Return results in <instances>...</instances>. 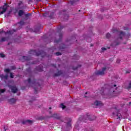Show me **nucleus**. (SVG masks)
Listing matches in <instances>:
<instances>
[{
  "instance_id": "f257e3e1",
  "label": "nucleus",
  "mask_w": 131,
  "mask_h": 131,
  "mask_svg": "<svg viewBox=\"0 0 131 131\" xmlns=\"http://www.w3.org/2000/svg\"><path fill=\"white\" fill-rule=\"evenodd\" d=\"M96 119V118H92V116L89 115H85L83 116H81L79 118L78 120L77 121L76 124L75 125V127L77 128L78 126H79V124L81 123V122H86V120H89L90 121H93Z\"/></svg>"
},
{
  "instance_id": "f03ea898",
  "label": "nucleus",
  "mask_w": 131,
  "mask_h": 131,
  "mask_svg": "<svg viewBox=\"0 0 131 131\" xmlns=\"http://www.w3.org/2000/svg\"><path fill=\"white\" fill-rule=\"evenodd\" d=\"M26 81H28L29 83V88H30L31 86L33 88L35 91V93L37 94V88H35V86H40V84L37 82V80L33 79V80L31 81V79L29 78L28 80H26L25 82H26Z\"/></svg>"
},
{
  "instance_id": "7ed1b4c3",
  "label": "nucleus",
  "mask_w": 131,
  "mask_h": 131,
  "mask_svg": "<svg viewBox=\"0 0 131 131\" xmlns=\"http://www.w3.org/2000/svg\"><path fill=\"white\" fill-rule=\"evenodd\" d=\"M29 55H34L35 56H41L42 58L46 57L47 53L45 51L41 50L40 51H36V50H31L29 51Z\"/></svg>"
},
{
  "instance_id": "20e7f679",
  "label": "nucleus",
  "mask_w": 131,
  "mask_h": 131,
  "mask_svg": "<svg viewBox=\"0 0 131 131\" xmlns=\"http://www.w3.org/2000/svg\"><path fill=\"white\" fill-rule=\"evenodd\" d=\"M64 28V27L61 26L60 28H58V32L59 33L58 36H59V39H55L54 40V43H59V42H61L62 41V38H63V33L61 32V31L62 29Z\"/></svg>"
},
{
  "instance_id": "39448f33",
  "label": "nucleus",
  "mask_w": 131,
  "mask_h": 131,
  "mask_svg": "<svg viewBox=\"0 0 131 131\" xmlns=\"http://www.w3.org/2000/svg\"><path fill=\"white\" fill-rule=\"evenodd\" d=\"M116 86V84L111 85V87L110 89V94H114V93H115V94H119V93H120V91H118V90H118V88Z\"/></svg>"
},
{
  "instance_id": "423d86ee",
  "label": "nucleus",
  "mask_w": 131,
  "mask_h": 131,
  "mask_svg": "<svg viewBox=\"0 0 131 131\" xmlns=\"http://www.w3.org/2000/svg\"><path fill=\"white\" fill-rule=\"evenodd\" d=\"M106 68H102V71H97L96 72H95V75H104L105 74V71H106Z\"/></svg>"
},
{
  "instance_id": "0eeeda50",
  "label": "nucleus",
  "mask_w": 131,
  "mask_h": 131,
  "mask_svg": "<svg viewBox=\"0 0 131 131\" xmlns=\"http://www.w3.org/2000/svg\"><path fill=\"white\" fill-rule=\"evenodd\" d=\"M8 10V7L6 6H3L0 7V15H3L4 13H6Z\"/></svg>"
},
{
  "instance_id": "6e6552de",
  "label": "nucleus",
  "mask_w": 131,
  "mask_h": 131,
  "mask_svg": "<svg viewBox=\"0 0 131 131\" xmlns=\"http://www.w3.org/2000/svg\"><path fill=\"white\" fill-rule=\"evenodd\" d=\"M16 31H17V30L15 29L7 31H6V32H5V34H10V35L14 34V33H15Z\"/></svg>"
},
{
  "instance_id": "1a4fd4ad",
  "label": "nucleus",
  "mask_w": 131,
  "mask_h": 131,
  "mask_svg": "<svg viewBox=\"0 0 131 131\" xmlns=\"http://www.w3.org/2000/svg\"><path fill=\"white\" fill-rule=\"evenodd\" d=\"M10 39V37L9 36L7 37H3L0 39V42H4L5 41H8Z\"/></svg>"
},
{
  "instance_id": "9d476101",
  "label": "nucleus",
  "mask_w": 131,
  "mask_h": 131,
  "mask_svg": "<svg viewBox=\"0 0 131 131\" xmlns=\"http://www.w3.org/2000/svg\"><path fill=\"white\" fill-rule=\"evenodd\" d=\"M43 67L41 64H40L38 67H37L35 68V70H37V71H39V72L43 71Z\"/></svg>"
},
{
  "instance_id": "9b49d317",
  "label": "nucleus",
  "mask_w": 131,
  "mask_h": 131,
  "mask_svg": "<svg viewBox=\"0 0 131 131\" xmlns=\"http://www.w3.org/2000/svg\"><path fill=\"white\" fill-rule=\"evenodd\" d=\"M120 34H119V38L120 39H122L123 36H125V32L120 31Z\"/></svg>"
},
{
  "instance_id": "f8f14e48",
  "label": "nucleus",
  "mask_w": 131,
  "mask_h": 131,
  "mask_svg": "<svg viewBox=\"0 0 131 131\" xmlns=\"http://www.w3.org/2000/svg\"><path fill=\"white\" fill-rule=\"evenodd\" d=\"M51 117H52L53 118H55L56 119L58 120L61 119V117L59 116L58 114H54L51 116Z\"/></svg>"
},
{
  "instance_id": "ddd939ff",
  "label": "nucleus",
  "mask_w": 131,
  "mask_h": 131,
  "mask_svg": "<svg viewBox=\"0 0 131 131\" xmlns=\"http://www.w3.org/2000/svg\"><path fill=\"white\" fill-rule=\"evenodd\" d=\"M23 61H29L30 60H31V57H30V56H23Z\"/></svg>"
},
{
  "instance_id": "4468645a",
  "label": "nucleus",
  "mask_w": 131,
  "mask_h": 131,
  "mask_svg": "<svg viewBox=\"0 0 131 131\" xmlns=\"http://www.w3.org/2000/svg\"><path fill=\"white\" fill-rule=\"evenodd\" d=\"M61 74H63L62 71H58L57 73L54 74L53 76L54 77H56L57 76H60V75H61Z\"/></svg>"
},
{
  "instance_id": "2eb2a0df",
  "label": "nucleus",
  "mask_w": 131,
  "mask_h": 131,
  "mask_svg": "<svg viewBox=\"0 0 131 131\" xmlns=\"http://www.w3.org/2000/svg\"><path fill=\"white\" fill-rule=\"evenodd\" d=\"M11 92L13 93V94H16L17 92H18V89L16 88L15 86H12L11 87Z\"/></svg>"
},
{
  "instance_id": "dca6fc26",
  "label": "nucleus",
  "mask_w": 131,
  "mask_h": 131,
  "mask_svg": "<svg viewBox=\"0 0 131 131\" xmlns=\"http://www.w3.org/2000/svg\"><path fill=\"white\" fill-rule=\"evenodd\" d=\"M94 105H96V106H103V103L101 101H98V100H96L94 102Z\"/></svg>"
},
{
  "instance_id": "f3484780",
  "label": "nucleus",
  "mask_w": 131,
  "mask_h": 131,
  "mask_svg": "<svg viewBox=\"0 0 131 131\" xmlns=\"http://www.w3.org/2000/svg\"><path fill=\"white\" fill-rule=\"evenodd\" d=\"M16 101L17 100L15 98H11L9 100V102H10V104H15V103H16Z\"/></svg>"
},
{
  "instance_id": "a211bd4d",
  "label": "nucleus",
  "mask_w": 131,
  "mask_h": 131,
  "mask_svg": "<svg viewBox=\"0 0 131 131\" xmlns=\"http://www.w3.org/2000/svg\"><path fill=\"white\" fill-rule=\"evenodd\" d=\"M0 77L2 79H8L9 76L8 75H1L0 76Z\"/></svg>"
},
{
  "instance_id": "6ab92c4d",
  "label": "nucleus",
  "mask_w": 131,
  "mask_h": 131,
  "mask_svg": "<svg viewBox=\"0 0 131 131\" xmlns=\"http://www.w3.org/2000/svg\"><path fill=\"white\" fill-rule=\"evenodd\" d=\"M24 14V11L22 10H20L18 11V16L19 17H22V16H23V15Z\"/></svg>"
},
{
  "instance_id": "aec40b11",
  "label": "nucleus",
  "mask_w": 131,
  "mask_h": 131,
  "mask_svg": "<svg viewBox=\"0 0 131 131\" xmlns=\"http://www.w3.org/2000/svg\"><path fill=\"white\" fill-rule=\"evenodd\" d=\"M126 90H129L131 89V81L129 83L128 86L125 87Z\"/></svg>"
},
{
  "instance_id": "412c9836",
  "label": "nucleus",
  "mask_w": 131,
  "mask_h": 131,
  "mask_svg": "<svg viewBox=\"0 0 131 131\" xmlns=\"http://www.w3.org/2000/svg\"><path fill=\"white\" fill-rule=\"evenodd\" d=\"M66 120L68 121L67 123H71V121H72V119L70 118H66Z\"/></svg>"
},
{
  "instance_id": "4be33fe9",
  "label": "nucleus",
  "mask_w": 131,
  "mask_h": 131,
  "mask_svg": "<svg viewBox=\"0 0 131 131\" xmlns=\"http://www.w3.org/2000/svg\"><path fill=\"white\" fill-rule=\"evenodd\" d=\"M117 119H120V118H122V116H121V114L120 113H118L117 114Z\"/></svg>"
},
{
  "instance_id": "5701e85b",
  "label": "nucleus",
  "mask_w": 131,
  "mask_h": 131,
  "mask_svg": "<svg viewBox=\"0 0 131 131\" xmlns=\"http://www.w3.org/2000/svg\"><path fill=\"white\" fill-rule=\"evenodd\" d=\"M60 108H61V109H62V110H64V109H65V108H66V106H65L64 105V104L63 103H61L60 104Z\"/></svg>"
},
{
  "instance_id": "b1692460",
  "label": "nucleus",
  "mask_w": 131,
  "mask_h": 131,
  "mask_svg": "<svg viewBox=\"0 0 131 131\" xmlns=\"http://www.w3.org/2000/svg\"><path fill=\"white\" fill-rule=\"evenodd\" d=\"M106 38H107L108 39H109V38H110V37H111V34L107 33L106 35Z\"/></svg>"
},
{
  "instance_id": "393cba45",
  "label": "nucleus",
  "mask_w": 131,
  "mask_h": 131,
  "mask_svg": "<svg viewBox=\"0 0 131 131\" xmlns=\"http://www.w3.org/2000/svg\"><path fill=\"white\" fill-rule=\"evenodd\" d=\"M19 24H20V25H24V24H25V22H24V19L21 20Z\"/></svg>"
},
{
  "instance_id": "a878e982",
  "label": "nucleus",
  "mask_w": 131,
  "mask_h": 131,
  "mask_svg": "<svg viewBox=\"0 0 131 131\" xmlns=\"http://www.w3.org/2000/svg\"><path fill=\"white\" fill-rule=\"evenodd\" d=\"M75 58H76V60H78V59H79V56L77 55H75L73 56V59H75Z\"/></svg>"
},
{
  "instance_id": "bb28decb",
  "label": "nucleus",
  "mask_w": 131,
  "mask_h": 131,
  "mask_svg": "<svg viewBox=\"0 0 131 131\" xmlns=\"http://www.w3.org/2000/svg\"><path fill=\"white\" fill-rule=\"evenodd\" d=\"M6 92V89H0V95Z\"/></svg>"
},
{
  "instance_id": "cd10ccee",
  "label": "nucleus",
  "mask_w": 131,
  "mask_h": 131,
  "mask_svg": "<svg viewBox=\"0 0 131 131\" xmlns=\"http://www.w3.org/2000/svg\"><path fill=\"white\" fill-rule=\"evenodd\" d=\"M78 0H71L70 3L71 5H73L74 4V2H77Z\"/></svg>"
},
{
  "instance_id": "c85d7f7f",
  "label": "nucleus",
  "mask_w": 131,
  "mask_h": 131,
  "mask_svg": "<svg viewBox=\"0 0 131 131\" xmlns=\"http://www.w3.org/2000/svg\"><path fill=\"white\" fill-rule=\"evenodd\" d=\"M115 42L116 43V44L115 45V46H119V45H120V41H118L116 40L115 41Z\"/></svg>"
},
{
  "instance_id": "c756f323",
  "label": "nucleus",
  "mask_w": 131,
  "mask_h": 131,
  "mask_svg": "<svg viewBox=\"0 0 131 131\" xmlns=\"http://www.w3.org/2000/svg\"><path fill=\"white\" fill-rule=\"evenodd\" d=\"M62 47H60L59 48V49H60V50H62V49H65V48H66V46H65V45L62 44Z\"/></svg>"
},
{
  "instance_id": "7c9ffc66",
  "label": "nucleus",
  "mask_w": 131,
  "mask_h": 131,
  "mask_svg": "<svg viewBox=\"0 0 131 131\" xmlns=\"http://www.w3.org/2000/svg\"><path fill=\"white\" fill-rule=\"evenodd\" d=\"M25 17L26 18H29V16H31V14L30 13H28L27 14H25Z\"/></svg>"
},
{
  "instance_id": "2f4dec72",
  "label": "nucleus",
  "mask_w": 131,
  "mask_h": 131,
  "mask_svg": "<svg viewBox=\"0 0 131 131\" xmlns=\"http://www.w3.org/2000/svg\"><path fill=\"white\" fill-rule=\"evenodd\" d=\"M81 66V65H79V66H78V67H77L76 68L73 67V70H76V69H77L78 68H80Z\"/></svg>"
},
{
  "instance_id": "473e14b6",
  "label": "nucleus",
  "mask_w": 131,
  "mask_h": 131,
  "mask_svg": "<svg viewBox=\"0 0 131 131\" xmlns=\"http://www.w3.org/2000/svg\"><path fill=\"white\" fill-rule=\"evenodd\" d=\"M32 122V120H27V123H29L30 124H31Z\"/></svg>"
},
{
  "instance_id": "72a5a7b5",
  "label": "nucleus",
  "mask_w": 131,
  "mask_h": 131,
  "mask_svg": "<svg viewBox=\"0 0 131 131\" xmlns=\"http://www.w3.org/2000/svg\"><path fill=\"white\" fill-rule=\"evenodd\" d=\"M0 57L1 58H5L6 57V55L4 54L3 53H0Z\"/></svg>"
},
{
  "instance_id": "f704fd0d",
  "label": "nucleus",
  "mask_w": 131,
  "mask_h": 131,
  "mask_svg": "<svg viewBox=\"0 0 131 131\" xmlns=\"http://www.w3.org/2000/svg\"><path fill=\"white\" fill-rule=\"evenodd\" d=\"M55 55H56V56H61V55H62V53H60L59 52H58L55 53Z\"/></svg>"
},
{
  "instance_id": "c9c22d12",
  "label": "nucleus",
  "mask_w": 131,
  "mask_h": 131,
  "mask_svg": "<svg viewBox=\"0 0 131 131\" xmlns=\"http://www.w3.org/2000/svg\"><path fill=\"white\" fill-rule=\"evenodd\" d=\"M10 70L9 69H6L5 70V72H6V73H9L10 72Z\"/></svg>"
},
{
  "instance_id": "e433bc0d",
  "label": "nucleus",
  "mask_w": 131,
  "mask_h": 131,
  "mask_svg": "<svg viewBox=\"0 0 131 131\" xmlns=\"http://www.w3.org/2000/svg\"><path fill=\"white\" fill-rule=\"evenodd\" d=\"M10 78H14V75L12 73H10Z\"/></svg>"
},
{
  "instance_id": "4c0bfd02",
  "label": "nucleus",
  "mask_w": 131,
  "mask_h": 131,
  "mask_svg": "<svg viewBox=\"0 0 131 131\" xmlns=\"http://www.w3.org/2000/svg\"><path fill=\"white\" fill-rule=\"evenodd\" d=\"M23 124H26L27 123V120L25 121H23L22 122Z\"/></svg>"
},
{
  "instance_id": "58836bf2",
  "label": "nucleus",
  "mask_w": 131,
  "mask_h": 131,
  "mask_svg": "<svg viewBox=\"0 0 131 131\" xmlns=\"http://www.w3.org/2000/svg\"><path fill=\"white\" fill-rule=\"evenodd\" d=\"M11 69H12V70H16V67H15V66L11 67Z\"/></svg>"
},
{
  "instance_id": "ea45409f",
  "label": "nucleus",
  "mask_w": 131,
  "mask_h": 131,
  "mask_svg": "<svg viewBox=\"0 0 131 131\" xmlns=\"http://www.w3.org/2000/svg\"><path fill=\"white\" fill-rule=\"evenodd\" d=\"M5 32H7L4 31L3 30L0 31V34H2V33H4L5 34Z\"/></svg>"
},
{
  "instance_id": "a19ab883",
  "label": "nucleus",
  "mask_w": 131,
  "mask_h": 131,
  "mask_svg": "<svg viewBox=\"0 0 131 131\" xmlns=\"http://www.w3.org/2000/svg\"><path fill=\"white\" fill-rule=\"evenodd\" d=\"M101 50H102V51H106V50H107V49H106V48L102 47L101 48Z\"/></svg>"
},
{
  "instance_id": "79ce46f5",
  "label": "nucleus",
  "mask_w": 131,
  "mask_h": 131,
  "mask_svg": "<svg viewBox=\"0 0 131 131\" xmlns=\"http://www.w3.org/2000/svg\"><path fill=\"white\" fill-rule=\"evenodd\" d=\"M117 63H120V59H117L116 61Z\"/></svg>"
},
{
  "instance_id": "37998d69",
  "label": "nucleus",
  "mask_w": 131,
  "mask_h": 131,
  "mask_svg": "<svg viewBox=\"0 0 131 131\" xmlns=\"http://www.w3.org/2000/svg\"><path fill=\"white\" fill-rule=\"evenodd\" d=\"M68 126H71V123H67Z\"/></svg>"
},
{
  "instance_id": "c03bdc74",
  "label": "nucleus",
  "mask_w": 131,
  "mask_h": 131,
  "mask_svg": "<svg viewBox=\"0 0 131 131\" xmlns=\"http://www.w3.org/2000/svg\"><path fill=\"white\" fill-rule=\"evenodd\" d=\"M53 15H54V13H53L52 15L49 16V18H50L51 19L53 18Z\"/></svg>"
},
{
  "instance_id": "a18cd8bd",
  "label": "nucleus",
  "mask_w": 131,
  "mask_h": 131,
  "mask_svg": "<svg viewBox=\"0 0 131 131\" xmlns=\"http://www.w3.org/2000/svg\"><path fill=\"white\" fill-rule=\"evenodd\" d=\"M7 6H8V3H5L3 6L7 7Z\"/></svg>"
},
{
  "instance_id": "49530a36",
  "label": "nucleus",
  "mask_w": 131,
  "mask_h": 131,
  "mask_svg": "<svg viewBox=\"0 0 131 131\" xmlns=\"http://www.w3.org/2000/svg\"><path fill=\"white\" fill-rule=\"evenodd\" d=\"M51 66H53L54 67V68H56V64H51Z\"/></svg>"
},
{
  "instance_id": "de8ad7c7",
  "label": "nucleus",
  "mask_w": 131,
  "mask_h": 131,
  "mask_svg": "<svg viewBox=\"0 0 131 131\" xmlns=\"http://www.w3.org/2000/svg\"><path fill=\"white\" fill-rule=\"evenodd\" d=\"M126 74H127V73H130V71H126Z\"/></svg>"
},
{
  "instance_id": "09e8293b",
  "label": "nucleus",
  "mask_w": 131,
  "mask_h": 131,
  "mask_svg": "<svg viewBox=\"0 0 131 131\" xmlns=\"http://www.w3.org/2000/svg\"><path fill=\"white\" fill-rule=\"evenodd\" d=\"M116 31H117V30L113 29V32H116Z\"/></svg>"
},
{
  "instance_id": "8fccbe9b",
  "label": "nucleus",
  "mask_w": 131,
  "mask_h": 131,
  "mask_svg": "<svg viewBox=\"0 0 131 131\" xmlns=\"http://www.w3.org/2000/svg\"><path fill=\"white\" fill-rule=\"evenodd\" d=\"M25 20H28V17H25Z\"/></svg>"
},
{
  "instance_id": "3c124183",
  "label": "nucleus",
  "mask_w": 131,
  "mask_h": 131,
  "mask_svg": "<svg viewBox=\"0 0 131 131\" xmlns=\"http://www.w3.org/2000/svg\"><path fill=\"white\" fill-rule=\"evenodd\" d=\"M47 15V14H44L43 15V16H44V17H46V15Z\"/></svg>"
},
{
  "instance_id": "603ef678",
  "label": "nucleus",
  "mask_w": 131,
  "mask_h": 131,
  "mask_svg": "<svg viewBox=\"0 0 131 131\" xmlns=\"http://www.w3.org/2000/svg\"><path fill=\"white\" fill-rule=\"evenodd\" d=\"M21 5V3H18V6H20Z\"/></svg>"
},
{
  "instance_id": "864d4df0",
  "label": "nucleus",
  "mask_w": 131,
  "mask_h": 131,
  "mask_svg": "<svg viewBox=\"0 0 131 131\" xmlns=\"http://www.w3.org/2000/svg\"><path fill=\"white\" fill-rule=\"evenodd\" d=\"M21 89H22L23 90H24V89H25V87H24V88L22 87Z\"/></svg>"
},
{
  "instance_id": "5fc2aeb1",
  "label": "nucleus",
  "mask_w": 131,
  "mask_h": 131,
  "mask_svg": "<svg viewBox=\"0 0 131 131\" xmlns=\"http://www.w3.org/2000/svg\"><path fill=\"white\" fill-rule=\"evenodd\" d=\"M84 98H88V96H85V95H84Z\"/></svg>"
},
{
  "instance_id": "6e6d98bb",
  "label": "nucleus",
  "mask_w": 131,
  "mask_h": 131,
  "mask_svg": "<svg viewBox=\"0 0 131 131\" xmlns=\"http://www.w3.org/2000/svg\"><path fill=\"white\" fill-rule=\"evenodd\" d=\"M124 45H126V42H123V43Z\"/></svg>"
},
{
  "instance_id": "4d7b16f0",
  "label": "nucleus",
  "mask_w": 131,
  "mask_h": 131,
  "mask_svg": "<svg viewBox=\"0 0 131 131\" xmlns=\"http://www.w3.org/2000/svg\"><path fill=\"white\" fill-rule=\"evenodd\" d=\"M28 70H30V68H29L28 69Z\"/></svg>"
},
{
  "instance_id": "13d9d810",
  "label": "nucleus",
  "mask_w": 131,
  "mask_h": 131,
  "mask_svg": "<svg viewBox=\"0 0 131 131\" xmlns=\"http://www.w3.org/2000/svg\"><path fill=\"white\" fill-rule=\"evenodd\" d=\"M85 94L88 95V92H85Z\"/></svg>"
},
{
  "instance_id": "bf43d9fd",
  "label": "nucleus",
  "mask_w": 131,
  "mask_h": 131,
  "mask_svg": "<svg viewBox=\"0 0 131 131\" xmlns=\"http://www.w3.org/2000/svg\"><path fill=\"white\" fill-rule=\"evenodd\" d=\"M129 105H131V102H129Z\"/></svg>"
},
{
  "instance_id": "052dcab7",
  "label": "nucleus",
  "mask_w": 131,
  "mask_h": 131,
  "mask_svg": "<svg viewBox=\"0 0 131 131\" xmlns=\"http://www.w3.org/2000/svg\"><path fill=\"white\" fill-rule=\"evenodd\" d=\"M49 109H50V110L52 109V107H49Z\"/></svg>"
},
{
  "instance_id": "680f3d73",
  "label": "nucleus",
  "mask_w": 131,
  "mask_h": 131,
  "mask_svg": "<svg viewBox=\"0 0 131 131\" xmlns=\"http://www.w3.org/2000/svg\"><path fill=\"white\" fill-rule=\"evenodd\" d=\"M93 45H91V47H93Z\"/></svg>"
},
{
  "instance_id": "e2e57ef3",
  "label": "nucleus",
  "mask_w": 131,
  "mask_h": 131,
  "mask_svg": "<svg viewBox=\"0 0 131 131\" xmlns=\"http://www.w3.org/2000/svg\"><path fill=\"white\" fill-rule=\"evenodd\" d=\"M79 12H80V10H79Z\"/></svg>"
},
{
  "instance_id": "0e129e2a",
  "label": "nucleus",
  "mask_w": 131,
  "mask_h": 131,
  "mask_svg": "<svg viewBox=\"0 0 131 131\" xmlns=\"http://www.w3.org/2000/svg\"><path fill=\"white\" fill-rule=\"evenodd\" d=\"M32 64H35V63H33Z\"/></svg>"
},
{
  "instance_id": "69168bd1",
  "label": "nucleus",
  "mask_w": 131,
  "mask_h": 131,
  "mask_svg": "<svg viewBox=\"0 0 131 131\" xmlns=\"http://www.w3.org/2000/svg\"><path fill=\"white\" fill-rule=\"evenodd\" d=\"M63 12H65V10H63Z\"/></svg>"
},
{
  "instance_id": "338daca9",
  "label": "nucleus",
  "mask_w": 131,
  "mask_h": 131,
  "mask_svg": "<svg viewBox=\"0 0 131 131\" xmlns=\"http://www.w3.org/2000/svg\"><path fill=\"white\" fill-rule=\"evenodd\" d=\"M35 31H36V30H35Z\"/></svg>"
},
{
  "instance_id": "774afa93",
  "label": "nucleus",
  "mask_w": 131,
  "mask_h": 131,
  "mask_svg": "<svg viewBox=\"0 0 131 131\" xmlns=\"http://www.w3.org/2000/svg\"><path fill=\"white\" fill-rule=\"evenodd\" d=\"M8 45H10V43H8Z\"/></svg>"
}]
</instances>
